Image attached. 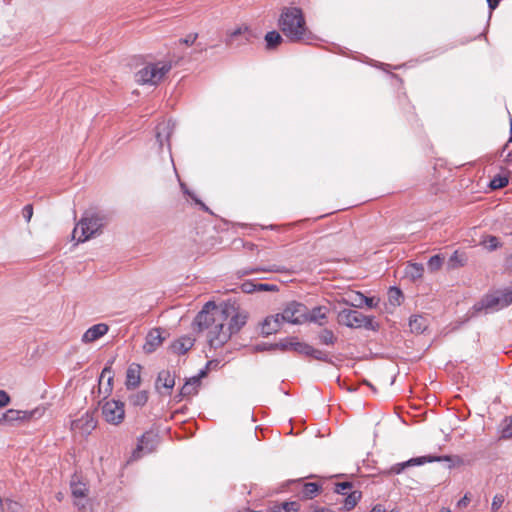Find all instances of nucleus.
<instances>
[{
  "label": "nucleus",
  "mask_w": 512,
  "mask_h": 512,
  "mask_svg": "<svg viewBox=\"0 0 512 512\" xmlns=\"http://www.w3.org/2000/svg\"><path fill=\"white\" fill-rule=\"evenodd\" d=\"M311 512H333L330 509L321 508V507H315Z\"/></svg>",
  "instance_id": "60"
},
{
  "label": "nucleus",
  "mask_w": 512,
  "mask_h": 512,
  "mask_svg": "<svg viewBox=\"0 0 512 512\" xmlns=\"http://www.w3.org/2000/svg\"><path fill=\"white\" fill-rule=\"evenodd\" d=\"M371 512H385V508L382 505L377 504L372 508Z\"/></svg>",
  "instance_id": "59"
},
{
  "label": "nucleus",
  "mask_w": 512,
  "mask_h": 512,
  "mask_svg": "<svg viewBox=\"0 0 512 512\" xmlns=\"http://www.w3.org/2000/svg\"><path fill=\"white\" fill-rule=\"evenodd\" d=\"M322 491V486L319 482H305L301 497L302 499L309 500L315 498Z\"/></svg>",
  "instance_id": "29"
},
{
  "label": "nucleus",
  "mask_w": 512,
  "mask_h": 512,
  "mask_svg": "<svg viewBox=\"0 0 512 512\" xmlns=\"http://www.w3.org/2000/svg\"><path fill=\"white\" fill-rule=\"evenodd\" d=\"M466 260L467 258L464 253H459L458 251H455L448 260V266L450 269H456L464 266Z\"/></svg>",
  "instance_id": "33"
},
{
  "label": "nucleus",
  "mask_w": 512,
  "mask_h": 512,
  "mask_svg": "<svg viewBox=\"0 0 512 512\" xmlns=\"http://www.w3.org/2000/svg\"><path fill=\"white\" fill-rule=\"evenodd\" d=\"M10 400L8 393L4 390H0V408L7 406Z\"/></svg>",
  "instance_id": "50"
},
{
  "label": "nucleus",
  "mask_w": 512,
  "mask_h": 512,
  "mask_svg": "<svg viewBox=\"0 0 512 512\" xmlns=\"http://www.w3.org/2000/svg\"><path fill=\"white\" fill-rule=\"evenodd\" d=\"M339 475H331V476H317V475H314V474H310V475H306V476H301V477H298L296 478L295 480H301V481H304V480H313L314 478H318V480H333V478H336L338 477Z\"/></svg>",
  "instance_id": "45"
},
{
  "label": "nucleus",
  "mask_w": 512,
  "mask_h": 512,
  "mask_svg": "<svg viewBox=\"0 0 512 512\" xmlns=\"http://www.w3.org/2000/svg\"><path fill=\"white\" fill-rule=\"evenodd\" d=\"M197 37H198L197 33H191V34L187 35L185 38L180 39V43H183L186 45H192L195 43Z\"/></svg>",
  "instance_id": "49"
},
{
  "label": "nucleus",
  "mask_w": 512,
  "mask_h": 512,
  "mask_svg": "<svg viewBox=\"0 0 512 512\" xmlns=\"http://www.w3.org/2000/svg\"><path fill=\"white\" fill-rule=\"evenodd\" d=\"M452 461H453V459L450 456H437V455L419 456V457H414L407 461L393 465L386 473L388 476L396 475V474H400L401 472H403L406 469H409L411 467L420 466V465H423L426 463H432V462H447L448 467H451Z\"/></svg>",
  "instance_id": "7"
},
{
  "label": "nucleus",
  "mask_w": 512,
  "mask_h": 512,
  "mask_svg": "<svg viewBox=\"0 0 512 512\" xmlns=\"http://www.w3.org/2000/svg\"><path fill=\"white\" fill-rule=\"evenodd\" d=\"M110 215L107 212L98 209L86 210L76 227L73 230V239L76 234L81 231V235L77 238L78 243H83L102 233L103 228L109 223Z\"/></svg>",
  "instance_id": "3"
},
{
  "label": "nucleus",
  "mask_w": 512,
  "mask_h": 512,
  "mask_svg": "<svg viewBox=\"0 0 512 512\" xmlns=\"http://www.w3.org/2000/svg\"><path fill=\"white\" fill-rule=\"evenodd\" d=\"M481 244L488 250L494 251L500 247H502V243L499 239L494 235H487L481 241Z\"/></svg>",
  "instance_id": "39"
},
{
  "label": "nucleus",
  "mask_w": 512,
  "mask_h": 512,
  "mask_svg": "<svg viewBox=\"0 0 512 512\" xmlns=\"http://www.w3.org/2000/svg\"><path fill=\"white\" fill-rule=\"evenodd\" d=\"M470 503V498L468 495H464L457 503L459 508H465Z\"/></svg>",
  "instance_id": "52"
},
{
  "label": "nucleus",
  "mask_w": 512,
  "mask_h": 512,
  "mask_svg": "<svg viewBox=\"0 0 512 512\" xmlns=\"http://www.w3.org/2000/svg\"><path fill=\"white\" fill-rule=\"evenodd\" d=\"M175 386V375L172 374L169 370H161L155 382L156 390H160L161 387L168 390V395L171 394V390Z\"/></svg>",
  "instance_id": "22"
},
{
  "label": "nucleus",
  "mask_w": 512,
  "mask_h": 512,
  "mask_svg": "<svg viewBox=\"0 0 512 512\" xmlns=\"http://www.w3.org/2000/svg\"><path fill=\"white\" fill-rule=\"evenodd\" d=\"M512 143V121H511V124H510V137L507 141V143L503 146V148L501 149L499 155L502 156L504 151L508 148L509 144Z\"/></svg>",
  "instance_id": "55"
},
{
  "label": "nucleus",
  "mask_w": 512,
  "mask_h": 512,
  "mask_svg": "<svg viewBox=\"0 0 512 512\" xmlns=\"http://www.w3.org/2000/svg\"><path fill=\"white\" fill-rule=\"evenodd\" d=\"M424 272V267L419 263H411L406 268V275L409 276L412 280H417L422 278Z\"/></svg>",
  "instance_id": "34"
},
{
  "label": "nucleus",
  "mask_w": 512,
  "mask_h": 512,
  "mask_svg": "<svg viewBox=\"0 0 512 512\" xmlns=\"http://www.w3.org/2000/svg\"><path fill=\"white\" fill-rule=\"evenodd\" d=\"M505 499H504V496L501 495V494H497L494 496L493 498V501H492V504H491V509L496 512L500 509V507L503 505Z\"/></svg>",
  "instance_id": "44"
},
{
  "label": "nucleus",
  "mask_w": 512,
  "mask_h": 512,
  "mask_svg": "<svg viewBox=\"0 0 512 512\" xmlns=\"http://www.w3.org/2000/svg\"><path fill=\"white\" fill-rule=\"evenodd\" d=\"M112 373V369L110 366H106L103 370H102V373H101V378L104 377L106 374H109V377H108V384L110 385L112 380H113V376L111 375Z\"/></svg>",
  "instance_id": "53"
},
{
  "label": "nucleus",
  "mask_w": 512,
  "mask_h": 512,
  "mask_svg": "<svg viewBox=\"0 0 512 512\" xmlns=\"http://www.w3.org/2000/svg\"><path fill=\"white\" fill-rule=\"evenodd\" d=\"M149 399L147 390H141L128 397L129 404L133 407H143Z\"/></svg>",
  "instance_id": "32"
},
{
  "label": "nucleus",
  "mask_w": 512,
  "mask_h": 512,
  "mask_svg": "<svg viewBox=\"0 0 512 512\" xmlns=\"http://www.w3.org/2000/svg\"><path fill=\"white\" fill-rule=\"evenodd\" d=\"M357 298L359 299V303H352V306L354 307H362L363 305H366L369 308H374L379 303V299H376L374 297H366L362 293H357Z\"/></svg>",
  "instance_id": "38"
},
{
  "label": "nucleus",
  "mask_w": 512,
  "mask_h": 512,
  "mask_svg": "<svg viewBox=\"0 0 512 512\" xmlns=\"http://www.w3.org/2000/svg\"><path fill=\"white\" fill-rule=\"evenodd\" d=\"M247 314L239 312L234 304H225L219 313V322L215 324V331H209L208 342L210 347H222L233 334L239 332L247 322Z\"/></svg>",
  "instance_id": "1"
},
{
  "label": "nucleus",
  "mask_w": 512,
  "mask_h": 512,
  "mask_svg": "<svg viewBox=\"0 0 512 512\" xmlns=\"http://www.w3.org/2000/svg\"><path fill=\"white\" fill-rule=\"evenodd\" d=\"M444 258L440 255L432 256L427 263L428 269L432 272L437 271L441 268Z\"/></svg>",
  "instance_id": "41"
},
{
  "label": "nucleus",
  "mask_w": 512,
  "mask_h": 512,
  "mask_svg": "<svg viewBox=\"0 0 512 512\" xmlns=\"http://www.w3.org/2000/svg\"><path fill=\"white\" fill-rule=\"evenodd\" d=\"M512 161V149L507 153L504 162L509 163Z\"/></svg>",
  "instance_id": "61"
},
{
  "label": "nucleus",
  "mask_w": 512,
  "mask_h": 512,
  "mask_svg": "<svg viewBox=\"0 0 512 512\" xmlns=\"http://www.w3.org/2000/svg\"><path fill=\"white\" fill-rule=\"evenodd\" d=\"M256 349H257L258 351L272 350V349L270 348V344H269V345H267V344H258V345L256 346Z\"/></svg>",
  "instance_id": "58"
},
{
  "label": "nucleus",
  "mask_w": 512,
  "mask_h": 512,
  "mask_svg": "<svg viewBox=\"0 0 512 512\" xmlns=\"http://www.w3.org/2000/svg\"><path fill=\"white\" fill-rule=\"evenodd\" d=\"M279 29L291 42H301L310 38L303 12L297 7L282 9L278 20Z\"/></svg>",
  "instance_id": "2"
},
{
  "label": "nucleus",
  "mask_w": 512,
  "mask_h": 512,
  "mask_svg": "<svg viewBox=\"0 0 512 512\" xmlns=\"http://www.w3.org/2000/svg\"><path fill=\"white\" fill-rule=\"evenodd\" d=\"M124 402L120 400L107 401L102 407L104 419L113 425H119L125 417Z\"/></svg>",
  "instance_id": "12"
},
{
  "label": "nucleus",
  "mask_w": 512,
  "mask_h": 512,
  "mask_svg": "<svg viewBox=\"0 0 512 512\" xmlns=\"http://www.w3.org/2000/svg\"><path fill=\"white\" fill-rule=\"evenodd\" d=\"M109 330V327L105 323H99L95 324L89 329L86 330V332L82 336V342L84 343H91L96 340H98L100 337L104 336Z\"/></svg>",
  "instance_id": "21"
},
{
  "label": "nucleus",
  "mask_w": 512,
  "mask_h": 512,
  "mask_svg": "<svg viewBox=\"0 0 512 512\" xmlns=\"http://www.w3.org/2000/svg\"><path fill=\"white\" fill-rule=\"evenodd\" d=\"M441 512H450L449 509H443Z\"/></svg>",
  "instance_id": "64"
},
{
  "label": "nucleus",
  "mask_w": 512,
  "mask_h": 512,
  "mask_svg": "<svg viewBox=\"0 0 512 512\" xmlns=\"http://www.w3.org/2000/svg\"><path fill=\"white\" fill-rule=\"evenodd\" d=\"M282 321L280 319V315H270L267 316L262 322L261 333L264 336H269L271 334L277 333L281 327Z\"/></svg>",
  "instance_id": "23"
},
{
  "label": "nucleus",
  "mask_w": 512,
  "mask_h": 512,
  "mask_svg": "<svg viewBox=\"0 0 512 512\" xmlns=\"http://www.w3.org/2000/svg\"><path fill=\"white\" fill-rule=\"evenodd\" d=\"M258 272H265V273H286L288 272V269H286L284 266L280 265H271V266H261V267H255V268H246L238 271V274L240 276H246L253 273Z\"/></svg>",
  "instance_id": "26"
},
{
  "label": "nucleus",
  "mask_w": 512,
  "mask_h": 512,
  "mask_svg": "<svg viewBox=\"0 0 512 512\" xmlns=\"http://www.w3.org/2000/svg\"><path fill=\"white\" fill-rule=\"evenodd\" d=\"M175 124L171 120L167 122H162L156 127V141L159 144V148L162 149L165 142H167L168 147H170V136L173 133Z\"/></svg>",
  "instance_id": "18"
},
{
  "label": "nucleus",
  "mask_w": 512,
  "mask_h": 512,
  "mask_svg": "<svg viewBox=\"0 0 512 512\" xmlns=\"http://www.w3.org/2000/svg\"><path fill=\"white\" fill-rule=\"evenodd\" d=\"M353 488L352 482H337L335 487V492L344 496L342 502L341 510L343 511H351L355 508L358 502L361 499V492L357 490L351 491Z\"/></svg>",
  "instance_id": "11"
},
{
  "label": "nucleus",
  "mask_w": 512,
  "mask_h": 512,
  "mask_svg": "<svg viewBox=\"0 0 512 512\" xmlns=\"http://www.w3.org/2000/svg\"><path fill=\"white\" fill-rule=\"evenodd\" d=\"M409 327L413 333H422L427 328V320L421 315H412L409 319Z\"/></svg>",
  "instance_id": "30"
},
{
  "label": "nucleus",
  "mask_w": 512,
  "mask_h": 512,
  "mask_svg": "<svg viewBox=\"0 0 512 512\" xmlns=\"http://www.w3.org/2000/svg\"><path fill=\"white\" fill-rule=\"evenodd\" d=\"M211 362H208L204 369H201L195 377H199V384H201V379L207 376V369Z\"/></svg>",
  "instance_id": "54"
},
{
  "label": "nucleus",
  "mask_w": 512,
  "mask_h": 512,
  "mask_svg": "<svg viewBox=\"0 0 512 512\" xmlns=\"http://www.w3.org/2000/svg\"><path fill=\"white\" fill-rule=\"evenodd\" d=\"M257 283L251 280H247L241 284V290L244 293L250 294L256 292Z\"/></svg>",
  "instance_id": "42"
},
{
  "label": "nucleus",
  "mask_w": 512,
  "mask_h": 512,
  "mask_svg": "<svg viewBox=\"0 0 512 512\" xmlns=\"http://www.w3.org/2000/svg\"><path fill=\"white\" fill-rule=\"evenodd\" d=\"M22 215L24 219L29 222L33 216V206L31 204H27L22 209Z\"/></svg>",
  "instance_id": "47"
},
{
  "label": "nucleus",
  "mask_w": 512,
  "mask_h": 512,
  "mask_svg": "<svg viewBox=\"0 0 512 512\" xmlns=\"http://www.w3.org/2000/svg\"><path fill=\"white\" fill-rule=\"evenodd\" d=\"M158 444V434L153 431H146L138 438L136 447L131 453L132 460H139L144 455L153 452Z\"/></svg>",
  "instance_id": "10"
},
{
  "label": "nucleus",
  "mask_w": 512,
  "mask_h": 512,
  "mask_svg": "<svg viewBox=\"0 0 512 512\" xmlns=\"http://www.w3.org/2000/svg\"><path fill=\"white\" fill-rule=\"evenodd\" d=\"M352 303H359V299L357 298V293L355 294V297L354 299L352 300L351 304Z\"/></svg>",
  "instance_id": "62"
},
{
  "label": "nucleus",
  "mask_w": 512,
  "mask_h": 512,
  "mask_svg": "<svg viewBox=\"0 0 512 512\" xmlns=\"http://www.w3.org/2000/svg\"><path fill=\"white\" fill-rule=\"evenodd\" d=\"M506 425L502 428V435L504 438L512 437V416L505 420Z\"/></svg>",
  "instance_id": "46"
},
{
  "label": "nucleus",
  "mask_w": 512,
  "mask_h": 512,
  "mask_svg": "<svg viewBox=\"0 0 512 512\" xmlns=\"http://www.w3.org/2000/svg\"><path fill=\"white\" fill-rule=\"evenodd\" d=\"M219 313H207L206 310H201L196 315L193 323L198 327V331L205 329L215 331V324L219 322Z\"/></svg>",
  "instance_id": "16"
},
{
  "label": "nucleus",
  "mask_w": 512,
  "mask_h": 512,
  "mask_svg": "<svg viewBox=\"0 0 512 512\" xmlns=\"http://www.w3.org/2000/svg\"><path fill=\"white\" fill-rule=\"evenodd\" d=\"M40 409L31 411H22L16 409H9L0 415V425L6 424L10 426H17L30 421L33 418L41 416Z\"/></svg>",
  "instance_id": "8"
},
{
  "label": "nucleus",
  "mask_w": 512,
  "mask_h": 512,
  "mask_svg": "<svg viewBox=\"0 0 512 512\" xmlns=\"http://www.w3.org/2000/svg\"><path fill=\"white\" fill-rule=\"evenodd\" d=\"M508 182H509V180H508L507 176L496 175L491 179V181L489 183V187L492 190H498V189H501V188H504L505 186H507Z\"/></svg>",
  "instance_id": "40"
},
{
  "label": "nucleus",
  "mask_w": 512,
  "mask_h": 512,
  "mask_svg": "<svg viewBox=\"0 0 512 512\" xmlns=\"http://www.w3.org/2000/svg\"><path fill=\"white\" fill-rule=\"evenodd\" d=\"M306 305L297 301H291L286 304L282 313H277L280 315V319L283 322H287L290 324H303L305 323V315H306Z\"/></svg>",
  "instance_id": "9"
},
{
  "label": "nucleus",
  "mask_w": 512,
  "mask_h": 512,
  "mask_svg": "<svg viewBox=\"0 0 512 512\" xmlns=\"http://www.w3.org/2000/svg\"><path fill=\"white\" fill-rule=\"evenodd\" d=\"M141 365L132 363L128 366L126 371L125 386L128 390L136 389L141 383Z\"/></svg>",
  "instance_id": "19"
},
{
  "label": "nucleus",
  "mask_w": 512,
  "mask_h": 512,
  "mask_svg": "<svg viewBox=\"0 0 512 512\" xmlns=\"http://www.w3.org/2000/svg\"><path fill=\"white\" fill-rule=\"evenodd\" d=\"M338 322L350 328H365L366 330L378 331L379 324L374 321L373 316H365L357 310L343 309L338 313Z\"/></svg>",
  "instance_id": "5"
},
{
  "label": "nucleus",
  "mask_w": 512,
  "mask_h": 512,
  "mask_svg": "<svg viewBox=\"0 0 512 512\" xmlns=\"http://www.w3.org/2000/svg\"><path fill=\"white\" fill-rule=\"evenodd\" d=\"M199 386V377H191L187 379L185 384L181 387L179 394L176 396L177 401H181L185 397L197 394Z\"/></svg>",
  "instance_id": "24"
},
{
  "label": "nucleus",
  "mask_w": 512,
  "mask_h": 512,
  "mask_svg": "<svg viewBox=\"0 0 512 512\" xmlns=\"http://www.w3.org/2000/svg\"><path fill=\"white\" fill-rule=\"evenodd\" d=\"M500 0H487L488 7L490 10H494L498 7Z\"/></svg>",
  "instance_id": "57"
},
{
  "label": "nucleus",
  "mask_w": 512,
  "mask_h": 512,
  "mask_svg": "<svg viewBox=\"0 0 512 512\" xmlns=\"http://www.w3.org/2000/svg\"><path fill=\"white\" fill-rule=\"evenodd\" d=\"M264 39L267 50H274L283 42V37L276 30L268 32L265 35Z\"/></svg>",
  "instance_id": "31"
},
{
  "label": "nucleus",
  "mask_w": 512,
  "mask_h": 512,
  "mask_svg": "<svg viewBox=\"0 0 512 512\" xmlns=\"http://www.w3.org/2000/svg\"><path fill=\"white\" fill-rule=\"evenodd\" d=\"M194 342V338L184 336L174 341L171 344L170 349L175 354H185L193 347Z\"/></svg>",
  "instance_id": "27"
},
{
  "label": "nucleus",
  "mask_w": 512,
  "mask_h": 512,
  "mask_svg": "<svg viewBox=\"0 0 512 512\" xmlns=\"http://www.w3.org/2000/svg\"><path fill=\"white\" fill-rule=\"evenodd\" d=\"M307 343L300 342L297 337H287L278 343L270 344L271 349H279L283 352L293 351L297 354L304 355L307 349Z\"/></svg>",
  "instance_id": "15"
},
{
  "label": "nucleus",
  "mask_w": 512,
  "mask_h": 512,
  "mask_svg": "<svg viewBox=\"0 0 512 512\" xmlns=\"http://www.w3.org/2000/svg\"><path fill=\"white\" fill-rule=\"evenodd\" d=\"M95 412L87 411L80 418L71 422V430L78 431L82 435H88L96 428L97 420L94 417Z\"/></svg>",
  "instance_id": "14"
},
{
  "label": "nucleus",
  "mask_w": 512,
  "mask_h": 512,
  "mask_svg": "<svg viewBox=\"0 0 512 512\" xmlns=\"http://www.w3.org/2000/svg\"><path fill=\"white\" fill-rule=\"evenodd\" d=\"M164 338L161 336V331L158 328H155L151 330L147 337H146V343L144 344V350L146 353H152L156 350L157 347H159Z\"/></svg>",
  "instance_id": "25"
},
{
  "label": "nucleus",
  "mask_w": 512,
  "mask_h": 512,
  "mask_svg": "<svg viewBox=\"0 0 512 512\" xmlns=\"http://www.w3.org/2000/svg\"><path fill=\"white\" fill-rule=\"evenodd\" d=\"M254 37V33L248 26H241L228 33L225 43L229 47H237L251 42Z\"/></svg>",
  "instance_id": "13"
},
{
  "label": "nucleus",
  "mask_w": 512,
  "mask_h": 512,
  "mask_svg": "<svg viewBox=\"0 0 512 512\" xmlns=\"http://www.w3.org/2000/svg\"><path fill=\"white\" fill-rule=\"evenodd\" d=\"M404 296L402 291L398 287H390L388 291V300L389 303L393 306H399L403 300Z\"/></svg>",
  "instance_id": "36"
},
{
  "label": "nucleus",
  "mask_w": 512,
  "mask_h": 512,
  "mask_svg": "<svg viewBox=\"0 0 512 512\" xmlns=\"http://www.w3.org/2000/svg\"><path fill=\"white\" fill-rule=\"evenodd\" d=\"M512 304V287L497 290L486 294L480 301L474 304L472 316L479 312H494L503 309Z\"/></svg>",
  "instance_id": "4"
},
{
  "label": "nucleus",
  "mask_w": 512,
  "mask_h": 512,
  "mask_svg": "<svg viewBox=\"0 0 512 512\" xmlns=\"http://www.w3.org/2000/svg\"><path fill=\"white\" fill-rule=\"evenodd\" d=\"M279 288L277 285L274 284H264V283H257L256 292H266V291H278Z\"/></svg>",
  "instance_id": "43"
},
{
  "label": "nucleus",
  "mask_w": 512,
  "mask_h": 512,
  "mask_svg": "<svg viewBox=\"0 0 512 512\" xmlns=\"http://www.w3.org/2000/svg\"><path fill=\"white\" fill-rule=\"evenodd\" d=\"M304 355L323 362H331L330 359L328 358V355L325 352L316 349L309 344L307 345L306 353H304Z\"/></svg>",
  "instance_id": "37"
},
{
  "label": "nucleus",
  "mask_w": 512,
  "mask_h": 512,
  "mask_svg": "<svg viewBox=\"0 0 512 512\" xmlns=\"http://www.w3.org/2000/svg\"><path fill=\"white\" fill-rule=\"evenodd\" d=\"M306 315H305V323L313 322L318 324L319 326H323L327 322V312L328 309L325 306H316L313 309L309 310L306 306Z\"/></svg>",
  "instance_id": "20"
},
{
  "label": "nucleus",
  "mask_w": 512,
  "mask_h": 512,
  "mask_svg": "<svg viewBox=\"0 0 512 512\" xmlns=\"http://www.w3.org/2000/svg\"><path fill=\"white\" fill-rule=\"evenodd\" d=\"M202 310H206L207 313H218V312H221V309L219 310L217 305L213 301H208L203 306Z\"/></svg>",
  "instance_id": "48"
},
{
  "label": "nucleus",
  "mask_w": 512,
  "mask_h": 512,
  "mask_svg": "<svg viewBox=\"0 0 512 512\" xmlns=\"http://www.w3.org/2000/svg\"><path fill=\"white\" fill-rule=\"evenodd\" d=\"M505 267L512 271V253L505 258Z\"/></svg>",
  "instance_id": "56"
},
{
  "label": "nucleus",
  "mask_w": 512,
  "mask_h": 512,
  "mask_svg": "<svg viewBox=\"0 0 512 512\" xmlns=\"http://www.w3.org/2000/svg\"><path fill=\"white\" fill-rule=\"evenodd\" d=\"M318 340L323 345H334L337 341V337L330 329H323L318 334Z\"/></svg>",
  "instance_id": "35"
},
{
  "label": "nucleus",
  "mask_w": 512,
  "mask_h": 512,
  "mask_svg": "<svg viewBox=\"0 0 512 512\" xmlns=\"http://www.w3.org/2000/svg\"><path fill=\"white\" fill-rule=\"evenodd\" d=\"M172 68L171 63L150 64L136 73V81L140 84H157Z\"/></svg>",
  "instance_id": "6"
},
{
  "label": "nucleus",
  "mask_w": 512,
  "mask_h": 512,
  "mask_svg": "<svg viewBox=\"0 0 512 512\" xmlns=\"http://www.w3.org/2000/svg\"><path fill=\"white\" fill-rule=\"evenodd\" d=\"M72 495L75 498L74 504L82 512L86 511L88 488L86 482H71Z\"/></svg>",
  "instance_id": "17"
},
{
  "label": "nucleus",
  "mask_w": 512,
  "mask_h": 512,
  "mask_svg": "<svg viewBox=\"0 0 512 512\" xmlns=\"http://www.w3.org/2000/svg\"><path fill=\"white\" fill-rule=\"evenodd\" d=\"M186 194H188L194 201L196 204L200 205V207L206 211V212H209V208L203 203L201 202L199 199H197L196 197H194L188 190H185L184 191Z\"/></svg>",
  "instance_id": "51"
},
{
  "label": "nucleus",
  "mask_w": 512,
  "mask_h": 512,
  "mask_svg": "<svg viewBox=\"0 0 512 512\" xmlns=\"http://www.w3.org/2000/svg\"><path fill=\"white\" fill-rule=\"evenodd\" d=\"M243 512H260V511H254V510H251V509H246Z\"/></svg>",
  "instance_id": "63"
},
{
  "label": "nucleus",
  "mask_w": 512,
  "mask_h": 512,
  "mask_svg": "<svg viewBox=\"0 0 512 512\" xmlns=\"http://www.w3.org/2000/svg\"><path fill=\"white\" fill-rule=\"evenodd\" d=\"M301 505L297 501H284L269 508L267 512H299Z\"/></svg>",
  "instance_id": "28"
}]
</instances>
